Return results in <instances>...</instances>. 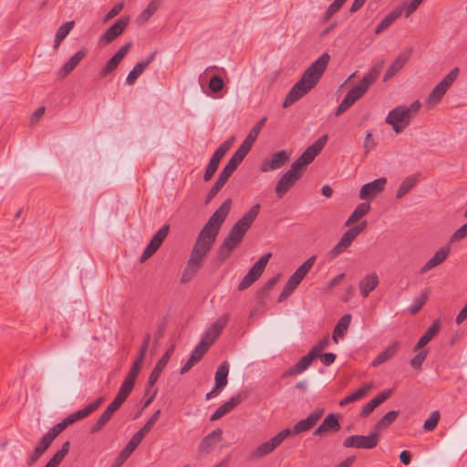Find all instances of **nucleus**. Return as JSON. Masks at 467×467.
Returning a JSON list of instances; mask_svg holds the SVG:
<instances>
[{
	"label": "nucleus",
	"mask_w": 467,
	"mask_h": 467,
	"mask_svg": "<svg viewBox=\"0 0 467 467\" xmlns=\"http://www.w3.org/2000/svg\"><path fill=\"white\" fill-rule=\"evenodd\" d=\"M330 56L327 53L322 54L304 72L299 81L290 89L283 103L287 108L309 92L319 81L329 62Z\"/></svg>",
	"instance_id": "f257e3e1"
},
{
	"label": "nucleus",
	"mask_w": 467,
	"mask_h": 467,
	"mask_svg": "<svg viewBox=\"0 0 467 467\" xmlns=\"http://www.w3.org/2000/svg\"><path fill=\"white\" fill-rule=\"evenodd\" d=\"M260 208L259 203L252 206L231 228L228 235L217 251V255L221 262L225 261L230 256L232 251L240 244L248 229L258 216Z\"/></svg>",
	"instance_id": "f03ea898"
},
{
	"label": "nucleus",
	"mask_w": 467,
	"mask_h": 467,
	"mask_svg": "<svg viewBox=\"0 0 467 467\" xmlns=\"http://www.w3.org/2000/svg\"><path fill=\"white\" fill-rule=\"evenodd\" d=\"M214 242L206 239L202 234H198L196 242L192 247L190 258L182 274V282H190L196 273L202 268L203 260L207 256Z\"/></svg>",
	"instance_id": "7ed1b4c3"
},
{
	"label": "nucleus",
	"mask_w": 467,
	"mask_h": 467,
	"mask_svg": "<svg viewBox=\"0 0 467 467\" xmlns=\"http://www.w3.org/2000/svg\"><path fill=\"white\" fill-rule=\"evenodd\" d=\"M232 205V200L226 199L222 205L212 214L199 234L206 239L215 242L220 227L227 217Z\"/></svg>",
	"instance_id": "20e7f679"
},
{
	"label": "nucleus",
	"mask_w": 467,
	"mask_h": 467,
	"mask_svg": "<svg viewBox=\"0 0 467 467\" xmlns=\"http://www.w3.org/2000/svg\"><path fill=\"white\" fill-rule=\"evenodd\" d=\"M411 119L407 106L400 105L388 113L385 121L397 134H400L410 125Z\"/></svg>",
	"instance_id": "39448f33"
},
{
	"label": "nucleus",
	"mask_w": 467,
	"mask_h": 467,
	"mask_svg": "<svg viewBox=\"0 0 467 467\" xmlns=\"http://www.w3.org/2000/svg\"><path fill=\"white\" fill-rule=\"evenodd\" d=\"M458 75L459 68L454 67L442 78L441 82H439L435 86V88L432 89L426 101L429 108L433 107L442 99V97L446 94L450 87L456 80Z\"/></svg>",
	"instance_id": "423d86ee"
},
{
	"label": "nucleus",
	"mask_w": 467,
	"mask_h": 467,
	"mask_svg": "<svg viewBox=\"0 0 467 467\" xmlns=\"http://www.w3.org/2000/svg\"><path fill=\"white\" fill-rule=\"evenodd\" d=\"M103 401L104 399L102 397L97 399L95 401L87 405L85 408L68 415L61 422L54 425L53 428L57 431L58 434H60L69 425L75 423L78 420L87 418L93 411L98 410Z\"/></svg>",
	"instance_id": "0eeeda50"
},
{
	"label": "nucleus",
	"mask_w": 467,
	"mask_h": 467,
	"mask_svg": "<svg viewBox=\"0 0 467 467\" xmlns=\"http://www.w3.org/2000/svg\"><path fill=\"white\" fill-rule=\"evenodd\" d=\"M327 135L321 136L311 146L307 147L306 150L296 161L293 162L292 165L303 173L306 166L310 164L318 155V153L323 150L327 141Z\"/></svg>",
	"instance_id": "6e6552de"
},
{
	"label": "nucleus",
	"mask_w": 467,
	"mask_h": 467,
	"mask_svg": "<svg viewBox=\"0 0 467 467\" xmlns=\"http://www.w3.org/2000/svg\"><path fill=\"white\" fill-rule=\"evenodd\" d=\"M379 432L374 431L368 435H352L343 441L345 448L373 449L379 441Z\"/></svg>",
	"instance_id": "1a4fd4ad"
},
{
	"label": "nucleus",
	"mask_w": 467,
	"mask_h": 467,
	"mask_svg": "<svg viewBox=\"0 0 467 467\" xmlns=\"http://www.w3.org/2000/svg\"><path fill=\"white\" fill-rule=\"evenodd\" d=\"M272 254L263 255L249 270L238 285L239 290H244L254 284L263 274Z\"/></svg>",
	"instance_id": "9d476101"
},
{
	"label": "nucleus",
	"mask_w": 467,
	"mask_h": 467,
	"mask_svg": "<svg viewBox=\"0 0 467 467\" xmlns=\"http://www.w3.org/2000/svg\"><path fill=\"white\" fill-rule=\"evenodd\" d=\"M130 21L129 16L119 17L111 26H109L99 37L101 46L109 45L119 37L128 27Z\"/></svg>",
	"instance_id": "9b49d317"
},
{
	"label": "nucleus",
	"mask_w": 467,
	"mask_h": 467,
	"mask_svg": "<svg viewBox=\"0 0 467 467\" xmlns=\"http://www.w3.org/2000/svg\"><path fill=\"white\" fill-rule=\"evenodd\" d=\"M302 174L300 171L291 165V168L283 174L276 183L275 189L276 195L279 198L283 197L301 178Z\"/></svg>",
	"instance_id": "f8f14e48"
},
{
	"label": "nucleus",
	"mask_w": 467,
	"mask_h": 467,
	"mask_svg": "<svg viewBox=\"0 0 467 467\" xmlns=\"http://www.w3.org/2000/svg\"><path fill=\"white\" fill-rule=\"evenodd\" d=\"M59 434L57 431L52 427L40 440L36 447L34 449L33 452L26 459V465L32 466L49 448L54 440Z\"/></svg>",
	"instance_id": "ddd939ff"
},
{
	"label": "nucleus",
	"mask_w": 467,
	"mask_h": 467,
	"mask_svg": "<svg viewBox=\"0 0 467 467\" xmlns=\"http://www.w3.org/2000/svg\"><path fill=\"white\" fill-rule=\"evenodd\" d=\"M170 231V226L168 224L163 225L161 229H159L155 234L150 239V243L146 246L140 256V262H144L152 256L159 247L161 245L164 239L167 237Z\"/></svg>",
	"instance_id": "4468645a"
},
{
	"label": "nucleus",
	"mask_w": 467,
	"mask_h": 467,
	"mask_svg": "<svg viewBox=\"0 0 467 467\" xmlns=\"http://www.w3.org/2000/svg\"><path fill=\"white\" fill-rule=\"evenodd\" d=\"M291 157V153L286 150H282L274 153L270 159L265 160L261 166L260 171L262 172H269L272 171H275L281 169Z\"/></svg>",
	"instance_id": "2eb2a0df"
},
{
	"label": "nucleus",
	"mask_w": 467,
	"mask_h": 467,
	"mask_svg": "<svg viewBox=\"0 0 467 467\" xmlns=\"http://www.w3.org/2000/svg\"><path fill=\"white\" fill-rule=\"evenodd\" d=\"M230 315L224 314L220 317L205 332L201 341H204L205 344L211 345L219 337L223 329L226 327L229 322Z\"/></svg>",
	"instance_id": "dca6fc26"
},
{
	"label": "nucleus",
	"mask_w": 467,
	"mask_h": 467,
	"mask_svg": "<svg viewBox=\"0 0 467 467\" xmlns=\"http://www.w3.org/2000/svg\"><path fill=\"white\" fill-rule=\"evenodd\" d=\"M387 179L381 177L368 183L364 184L359 192V198L362 200L372 198L384 190Z\"/></svg>",
	"instance_id": "f3484780"
},
{
	"label": "nucleus",
	"mask_w": 467,
	"mask_h": 467,
	"mask_svg": "<svg viewBox=\"0 0 467 467\" xmlns=\"http://www.w3.org/2000/svg\"><path fill=\"white\" fill-rule=\"evenodd\" d=\"M324 413L323 410L312 411L306 419L299 420L294 426V435L311 430L321 419Z\"/></svg>",
	"instance_id": "a211bd4d"
},
{
	"label": "nucleus",
	"mask_w": 467,
	"mask_h": 467,
	"mask_svg": "<svg viewBox=\"0 0 467 467\" xmlns=\"http://www.w3.org/2000/svg\"><path fill=\"white\" fill-rule=\"evenodd\" d=\"M222 429H215L211 433L206 435L199 445V452L203 455L209 454L214 446L222 440Z\"/></svg>",
	"instance_id": "6ab92c4d"
},
{
	"label": "nucleus",
	"mask_w": 467,
	"mask_h": 467,
	"mask_svg": "<svg viewBox=\"0 0 467 467\" xmlns=\"http://www.w3.org/2000/svg\"><path fill=\"white\" fill-rule=\"evenodd\" d=\"M174 348H175V346L172 345L171 347H170L166 352L164 353V355L160 358V360L157 362L155 368L152 369L150 377H149V379H148V385L149 387H152L156 381L158 380L160 375L161 374L162 370L164 369V368L167 366L170 358H171V356L172 355L173 351H174Z\"/></svg>",
	"instance_id": "aec40b11"
},
{
	"label": "nucleus",
	"mask_w": 467,
	"mask_h": 467,
	"mask_svg": "<svg viewBox=\"0 0 467 467\" xmlns=\"http://www.w3.org/2000/svg\"><path fill=\"white\" fill-rule=\"evenodd\" d=\"M209 345L205 344L204 341H200L195 347L189 359L186 361L184 366L181 369V374H184L189 371L196 363H198L204 354L208 351Z\"/></svg>",
	"instance_id": "412c9836"
},
{
	"label": "nucleus",
	"mask_w": 467,
	"mask_h": 467,
	"mask_svg": "<svg viewBox=\"0 0 467 467\" xmlns=\"http://www.w3.org/2000/svg\"><path fill=\"white\" fill-rule=\"evenodd\" d=\"M412 52V47H409L392 62L384 75V81H387L389 78L394 77L405 66V64L409 61Z\"/></svg>",
	"instance_id": "4be33fe9"
},
{
	"label": "nucleus",
	"mask_w": 467,
	"mask_h": 467,
	"mask_svg": "<svg viewBox=\"0 0 467 467\" xmlns=\"http://www.w3.org/2000/svg\"><path fill=\"white\" fill-rule=\"evenodd\" d=\"M375 74L365 75L364 78L347 93V95L352 98L354 101L359 99L367 92L369 86L375 82Z\"/></svg>",
	"instance_id": "5701e85b"
},
{
	"label": "nucleus",
	"mask_w": 467,
	"mask_h": 467,
	"mask_svg": "<svg viewBox=\"0 0 467 467\" xmlns=\"http://www.w3.org/2000/svg\"><path fill=\"white\" fill-rule=\"evenodd\" d=\"M278 446H279V443L276 441L275 437H273L269 441L261 443L256 449H254L253 451H251L248 458L251 461L258 460L266 455H269Z\"/></svg>",
	"instance_id": "b1692460"
},
{
	"label": "nucleus",
	"mask_w": 467,
	"mask_h": 467,
	"mask_svg": "<svg viewBox=\"0 0 467 467\" xmlns=\"http://www.w3.org/2000/svg\"><path fill=\"white\" fill-rule=\"evenodd\" d=\"M243 401L240 394L233 396L228 401L220 406L211 416L210 420L215 421L223 417L225 414L232 411Z\"/></svg>",
	"instance_id": "393cba45"
},
{
	"label": "nucleus",
	"mask_w": 467,
	"mask_h": 467,
	"mask_svg": "<svg viewBox=\"0 0 467 467\" xmlns=\"http://www.w3.org/2000/svg\"><path fill=\"white\" fill-rule=\"evenodd\" d=\"M157 55V51H153L145 60L140 61L135 65L133 69L129 73L126 82L129 85H132L138 79V78L144 72L148 66L152 62Z\"/></svg>",
	"instance_id": "a878e982"
},
{
	"label": "nucleus",
	"mask_w": 467,
	"mask_h": 467,
	"mask_svg": "<svg viewBox=\"0 0 467 467\" xmlns=\"http://www.w3.org/2000/svg\"><path fill=\"white\" fill-rule=\"evenodd\" d=\"M450 254V246H443L440 248L434 255L423 265L420 273H426L431 269L442 264Z\"/></svg>",
	"instance_id": "bb28decb"
},
{
	"label": "nucleus",
	"mask_w": 467,
	"mask_h": 467,
	"mask_svg": "<svg viewBox=\"0 0 467 467\" xmlns=\"http://www.w3.org/2000/svg\"><path fill=\"white\" fill-rule=\"evenodd\" d=\"M87 50L82 48L76 52L60 68L59 76L61 78L67 77L69 73H71L78 63L86 57Z\"/></svg>",
	"instance_id": "cd10ccee"
},
{
	"label": "nucleus",
	"mask_w": 467,
	"mask_h": 467,
	"mask_svg": "<svg viewBox=\"0 0 467 467\" xmlns=\"http://www.w3.org/2000/svg\"><path fill=\"white\" fill-rule=\"evenodd\" d=\"M379 282V277L376 273L365 275L359 282L361 296L364 298L368 297L369 293L376 289Z\"/></svg>",
	"instance_id": "c85d7f7f"
},
{
	"label": "nucleus",
	"mask_w": 467,
	"mask_h": 467,
	"mask_svg": "<svg viewBox=\"0 0 467 467\" xmlns=\"http://www.w3.org/2000/svg\"><path fill=\"white\" fill-rule=\"evenodd\" d=\"M403 6H397L393 11L388 14L381 22L377 26L375 34L379 35L389 26H390L396 19H398L403 13Z\"/></svg>",
	"instance_id": "c756f323"
},
{
	"label": "nucleus",
	"mask_w": 467,
	"mask_h": 467,
	"mask_svg": "<svg viewBox=\"0 0 467 467\" xmlns=\"http://www.w3.org/2000/svg\"><path fill=\"white\" fill-rule=\"evenodd\" d=\"M400 343L398 341H394L384 351H382L376 357V358L372 362V366L378 367L383 364L384 362L391 359L400 349Z\"/></svg>",
	"instance_id": "7c9ffc66"
},
{
	"label": "nucleus",
	"mask_w": 467,
	"mask_h": 467,
	"mask_svg": "<svg viewBox=\"0 0 467 467\" xmlns=\"http://www.w3.org/2000/svg\"><path fill=\"white\" fill-rule=\"evenodd\" d=\"M138 446H139V443L131 438L130 441L126 444V446L119 452V454L116 457L111 467H121V465L131 455V453L135 451V449Z\"/></svg>",
	"instance_id": "2f4dec72"
},
{
	"label": "nucleus",
	"mask_w": 467,
	"mask_h": 467,
	"mask_svg": "<svg viewBox=\"0 0 467 467\" xmlns=\"http://www.w3.org/2000/svg\"><path fill=\"white\" fill-rule=\"evenodd\" d=\"M441 326V322L440 319L435 320L432 325L427 329V331L423 334V336L419 339L416 344L414 350H418L424 346H426L432 337L437 334Z\"/></svg>",
	"instance_id": "473e14b6"
},
{
	"label": "nucleus",
	"mask_w": 467,
	"mask_h": 467,
	"mask_svg": "<svg viewBox=\"0 0 467 467\" xmlns=\"http://www.w3.org/2000/svg\"><path fill=\"white\" fill-rule=\"evenodd\" d=\"M312 362L313 360L311 359V358L306 355L303 358H301L296 365L292 366L288 370H286L284 373L283 377L285 378L299 375L303 373L305 370H306L310 367Z\"/></svg>",
	"instance_id": "72a5a7b5"
},
{
	"label": "nucleus",
	"mask_w": 467,
	"mask_h": 467,
	"mask_svg": "<svg viewBox=\"0 0 467 467\" xmlns=\"http://www.w3.org/2000/svg\"><path fill=\"white\" fill-rule=\"evenodd\" d=\"M350 321H351L350 314L344 315L339 319V321L337 322V324L336 325V327L334 328L333 336H332V338L335 343H337L338 339L342 338L345 336V334L349 327Z\"/></svg>",
	"instance_id": "f704fd0d"
},
{
	"label": "nucleus",
	"mask_w": 467,
	"mask_h": 467,
	"mask_svg": "<svg viewBox=\"0 0 467 467\" xmlns=\"http://www.w3.org/2000/svg\"><path fill=\"white\" fill-rule=\"evenodd\" d=\"M372 388H373V383L372 382L365 384L364 386H362L361 388L357 389L354 393H352V394L347 396L346 398H344L339 402V405L340 406H347L348 404H349L351 402H355V401H358V400H361L362 398H364L368 394V392Z\"/></svg>",
	"instance_id": "c9c22d12"
},
{
	"label": "nucleus",
	"mask_w": 467,
	"mask_h": 467,
	"mask_svg": "<svg viewBox=\"0 0 467 467\" xmlns=\"http://www.w3.org/2000/svg\"><path fill=\"white\" fill-rule=\"evenodd\" d=\"M229 373V363L227 361H223L217 368L215 372V385L216 389H223L227 383V376Z\"/></svg>",
	"instance_id": "e433bc0d"
},
{
	"label": "nucleus",
	"mask_w": 467,
	"mask_h": 467,
	"mask_svg": "<svg viewBox=\"0 0 467 467\" xmlns=\"http://www.w3.org/2000/svg\"><path fill=\"white\" fill-rule=\"evenodd\" d=\"M370 210V204L368 202H361L359 203L356 209L353 211L351 215L347 220L345 225L348 226L358 222L363 216H365Z\"/></svg>",
	"instance_id": "4c0bfd02"
},
{
	"label": "nucleus",
	"mask_w": 467,
	"mask_h": 467,
	"mask_svg": "<svg viewBox=\"0 0 467 467\" xmlns=\"http://www.w3.org/2000/svg\"><path fill=\"white\" fill-rule=\"evenodd\" d=\"M75 25L74 21H68L60 26L55 36L54 49H57L62 41L67 37Z\"/></svg>",
	"instance_id": "58836bf2"
},
{
	"label": "nucleus",
	"mask_w": 467,
	"mask_h": 467,
	"mask_svg": "<svg viewBox=\"0 0 467 467\" xmlns=\"http://www.w3.org/2000/svg\"><path fill=\"white\" fill-rule=\"evenodd\" d=\"M69 448L70 442L68 441L64 442L62 448L53 455L44 467H58L65 456L68 453Z\"/></svg>",
	"instance_id": "ea45409f"
},
{
	"label": "nucleus",
	"mask_w": 467,
	"mask_h": 467,
	"mask_svg": "<svg viewBox=\"0 0 467 467\" xmlns=\"http://www.w3.org/2000/svg\"><path fill=\"white\" fill-rule=\"evenodd\" d=\"M419 179L415 175H411L407 177L400 185L397 191V198L400 199L405 196L409 192H410L418 183Z\"/></svg>",
	"instance_id": "a19ab883"
},
{
	"label": "nucleus",
	"mask_w": 467,
	"mask_h": 467,
	"mask_svg": "<svg viewBox=\"0 0 467 467\" xmlns=\"http://www.w3.org/2000/svg\"><path fill=\"white\" fill-rule=\"evenodd\" d=\"M319 427L323 430L324 433L337 431L340 429L337 415L328 414Z\"/></svg>",
	"instance_id": "79ce46f5"
},
{
	"label": "nucleus",
	"mask_w": 467,
	"mask_h": 467,
	"mask_svg": "<svg viewBox=\"0 0 467 467\" xmlns=\"http://www.w3.org/2000/svg\"><path fill=\"white\" fill-rule=\"evenodd\" d=\"M317 261V256L312 255L306 262H304L294 273V275L301 281L305 278L310 269L313 267Z\"/></svg>",
	"instance_id": "37998d69"
},
{
	"label": "nucleus",
	"mask_w": 467,
	"mask_h": 467,
	"mask_svg": "<svg viewBox=\"0 0 467 467\" xmlns=\"http://www.w3.org/2000/svg\"><path fill=\"white\" fill-rule=\"evenodd\" d=\"M158 2L156 0L150 1L147 7L139 15L138 22L140 24L146 23L150 18V16L158 10Z\"/></svg>",
	"instance_id": "c03bdc74"
},
{
	"label": "nucleus",
	"mask_w": 467,
	"mask_h": 467,
	"mask_svg": "<svg viewBox=\"0 0 467 467\" xmlns=\"http://www.w3.org/2000/svg\"><path fill=\"white\" fill-rule=\"evenodd\" d=\"M399 413L400 412L398 410H391L386 413L375 425L376 431L385 429L392 424L396 420Z\"/></svg>",
	"instance_id": "a18cd8bd"
},
{
	"label": "nucleus",
	"mask_w": 467,
	"mask_h": 467,
	"mask_svg": "<svg viewBox=\"0 0 467 467\" xmlns=\"http://www.w3.org/2000/svg\"><path fill=\"white\" fill-rule=\"evenodd\" d=\"M221 160H222V158H220L219 156H217L215 154H213V156L206 167L204 175H203V180L205 182H208L213 178V174L215 173V171L218 169Z\"/></svg>",
	"instance_id": "49530a36"
},
{
	"label": "nucleus",
	"mask_w": 467,
	"mask_h": 467,
	"mask_svg": "<svg viewBox=\"0 0 467 467\" xmlns=\"http://www.w3.org/2000/svg\"><path fill=\"white\" fill-rule=\"evenodd\" d=\"M428 299V291H422L419 296H417L412 304L410 305V306L409 307V312L411 314V315H415L417 314L421 308L422 306L425 305L426 301Z\"/></svg>",
	"instance_id": "de8ad7c7"
},
{
	"label": "nucleus",
	"mask_w": 467,
	"mask_h": 467,
	"mask_svg": "<svg viewBox=\"0 0 467 467\" xmlns=\"http://www.w3.org/2000/svg\"><path fill=\"white\" fill-rule=\"evenodd\" d=\"M266 117H264L260 121H258L250 130L249 134L246 136L245 140L254 144L259 136L263 126L266 121Z\"/></svg>",
	"instance_id": "09e8293b"
},
{
	"label": "nucleus",
	"mask_w": 467,
	"mask_h": 467,
	"mask_svg": "<svg viewBox=\"0 0 467 467\" xmlns=\"http://www.w3.org/2000/svg\"><path fill=\"white\" fill-rule=\"evenodd\" d=\"M344 5L338 0H335L326 10L323 21L327 22Z\"/></svg>",
	"instance_id": "8fccbe9b"
},
{
	"label": "nucleus",
	"mask_w": 467,
	"mask_h": 467,
	"mask_svg": "<svg viewBox=\"0 0 467 467\" xmlns=\"http://www.w3.org/2000/svg\"><path fill=\"white\" fill-rule=\"evenodd\" d=\"M440 420V413L438 410L431 412L429 419H427L423 424V428L427 431H433Z\"/></svg>",
	"instance_id": "3c124183"
},
{
	"label": "nucleus",
	"mask_w": 467,
	"mask_h": 467,
	"mask_svg": "<svg viewBox=\"0 0 467 467\" xmlns=\"http://www.w3.org/2000/svg\"><path fill=\"white\" fill-rule=\"evenodd\" d=\"M377 146V141L370 131L366 132V136L363 141V149L365 154H368Z\"/></svg>",
	"instance_id": "603ef678"
},
{
	"label": "nucleus",
	"mask_w": 467,
	"mask_h": 467,
	"mask_svg": "<svg viewBox=\"0 0 467 467\" xmlns=\"http://www.w3.org/2000/svg\"><path fill=\"white\" fill-rule=\"evenodd\" d=\"M237 169V166L232 163L231 161H228L227 164L224 166L223 171L220 172L219 179L222 182H226L228 179L232 176L234 171Z\"/></svg>",
	"instance_id": "864d4df0"
},
{
	"label": "nucleus",
	"mask_w": 467,
	"mask_h": 467,
	"mask_svg": "<svg viewBox=\"0 0 467 467\" xmlns=\"http://www.w3.org/2000/svg\"><path fill=\"white\" fill-rule=\"evenodd\" d=\"M356 101L349 96L346 95L337 109H336L335 115L340 116L342 113L347 111Z\"/></svg>",
	"instance_id": "5fc2aeb1"
},
{
	"label": "nucleus",
	"mask_w": 467,
	"mask_h": 467,
	"mask_svg": "<svg viewBox=\"0 0 467 467\" xmlns=\"http://www.w3.org/2000/svg\"><path fill=\"white\" fill-rule=\"evenodd\" d=\"M119 64V62L114 57L109 58V60L106 63L105 67L100 70V77H107L109 73H111L113 70L117 68Z\"/></svg>",
	"instance_id": "6e6d98bb"
},
{
	"label": "nucleus",
	"mask_w": 467,
	"mask_h": 467,
	"mask_svg": "<svg viewBox=\"0 0 467 467\" xmlns=\"http://www.w3.org/2000/svg\"><path fill=\"white\" fill-rule=\"evenodd\" d=\"M225 183L226 182H222L219 178L217 179V181L215 182V183L213 184V186L211 188L210 192L207 194L206 203L210 202L216 196V194L221 191V189L224 186Z\"/></svg>",
	"instance_id": "4d7b16f0"
},
{
	"label": "nucleus",
	"mask_w": 467,
	"mask_h": 467,
	"mask_svg": "<svg viewBox=\"0 0 467 467\" xmlns=\"http://www.w3.org/2000/svg\"><path fill=\"white\" fill-rule=\"evenodd\" d=\"M428 352L426 350L420 351L414 358L410 359V366L414 368H420L426 359Z\"/></svg>",
	"instance_id": "13d9d810"
},
{
	"label": "nucleus",
	"mask_w": 467,
	"mask_h": 467,
	"mask_svg": "<svg viewBox=\"0 0 467 467\" xmlns=\"http://www.w3.org/2000/svg\"><path fill=\"white\" fill-rule=\"evenodd\" d=\"M379 406V405L378 404V400H375L374 399H372L366 405H364L362 407L359 416L361 418L368 417Z\"/></svg>",
	"instance_id": "bf43d9fd"
},
{
	"label": "nucleus",
	"mask_w": 467,
	"mask_h": 467,
	"mask_svg": "<svg viewBox=\"0 0 467 467\" xmlns=\"http://www.w3.org/2000/svg\"><path fill=\"white\" fill-rule=\"evenodd\" d=\"M467 236V223L461 226L450 239L451 243L459 242Z\"/></svg>",
	"instance_id": "052dcab7"
},
{
	"label": "nucleus",
	"mask_w": 467,
	"mask_h": 467,
	"mask_svg": "<svg viewBox=\"0 0 467 467\" xmlns=\"http://www.w3.org/2000/svg\"><path fill=\"white\" fill-rule=\"evenodd\" d=\"M233 140H234V137L225 140L224 142H223L218 147V149L215 150V152L213 154H215L223 159L224 157V155L227 153V151L230 150Z\"/></svg>",
	"instance_id": "680f3d73"
},
{
	"label": "nucleus",
	"mask_w": 467,
	"mask_h": 467,
	"mask_svg": "<svg viewBox=\"0 0 467 467\" xmlns=\"http://www.w3.org/2000/svg\"><path fill=\"white\" fill-rule=\"evenodd\" d=\"M209 88L213 92H219L223 88V81L219 76H213L209 82Z\"/></svg>",
	"instance_id": "e2e57ef3"
},
{
	"label": "nucleus",
	"mask_w": 467,
	"mask_h": 467,
	"mask_svg": "<svg viewBox=\"0 0 467 467\" xmlns=\"http://www.w3.org/2000/svg\"><path fill=\"white\" fill-rule=\"evenodd\" d=\"M348 248V247L339 240V242L330 250L328 255L330 259H334L345 252Z\"/></svg>",
	"instance_id": "0e129e2a"
},
{
	"label": "nucleus",
	"mask_w": 467,
	"mask_h": 467,
	"mask_svg": "<svg viewBox=\"0 0 467 467\" xmlns=\"http://www.w3.org/2000/svg\"><path fill=\"white\" fill-rule=\"evenodd\" d=\"M131 47L132 42L126 43L114 54L113 57L120 63V61L125 57V56L128 54Z\"/></svg>",
	"instance_id": "69168bd1"
},
{
	"label": "nucleus",
	"mask_w": 467,
	"mask_h": 467,
	"mask_svg": "<svg viewBox=\"0 0 467 467\" xmlns=\"http://www.w3.org/2000/svg\"><path fill=\"white\" fill-rule=\"evenodd\" d=\"M123 7H124L123 3H118V4L114 5V6L106 14L105 21H109V20H111L112 18H114L116 16H118L121 12Z\"/></svg>",
	"instance_id": "338daca9"
},
{
	"label": "nucleus",
	"mask_w": 467,
	"mask_h": 467,
	"mask_svg": "<svg viewBox=\"0 0 467 467\" xmlns=\"http://www.w3.org/2000/svg\"><path fill=\"white\" fill-rule=\"evenodd\" d=\"M358 237L357 234L352 231V229H348L340 238V241L345 244L348 247H349L352 242Z\"/></svg>",
	"instance_id": "774afa93"
}]
</instances>
